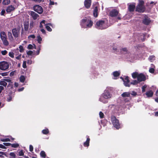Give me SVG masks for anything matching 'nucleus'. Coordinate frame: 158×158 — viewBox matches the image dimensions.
<instances>
[{"mask_svg": "<svg viewBox=\"0 0 158 158\" xmlns=\"http://www.w3.org/2000/svg\"><path fill=\"white\" fill-rule=\"evenodd\" d=\"M19 146V144L17 143H15L13 144L11 143V146L13 148H17Z\"/></svg>", "mask_w": 158, "mask_h": 158, "instance_id": "nucleus-37", "label": "nucleus"}, {"mask_svg": "<svg viewBox=\"0 0 158 158\" xmlns=\"http://www.w3.org/2000/svg\"><path fill=\"white\" fill-rule=\"evenodd\" d=\"M25 80V78L24 76H21L20 77V81L21 82H23Z\"/></svg>", "mask_w": 158, "mask_h": 158, "instance_id": "nucleus-35", "label": "nucleus"}, {"mask_svg": "<svg viewBox=\"0 0 158 158\" xmlns=\"http://www.w3.org/2000/svg\"><path fill=\"white\" fill-rule=\"evenodd\" d=\"M142 22L144 24L146 25H148L150 23L151 20L147 16L145 15Z\"/></svg>", "mask_w": 158, "mask_h": 158, "instance_id": "nucleus-13", "label": "nucleus"}, {"mask_svg": "<svg viewBox=\"0 0 158 158\" xmlns=\"http://www.w3.org/2000/svg\"><path fill=\"white\" fill-rule=\"evenodd\" d=\"M130 94L131 95L134 96H136L137 94V93L135 91H132Z\"/></svg>", "mask_w": 158, "mask_h": 158, "instance_id": "nucleus-52", "label": "nucleus"}, {"mask_svg": "<svg viewBox=\"0 0 158 158\" xmlns=\"http://www.w3.org/2000/svg\"><path fill=\"white\" fill-rule=\"evenodd\" d=\"M5 81H6V83H7V82L9 83H12L11 82V80L9 79H5Z\"/></svg>", "mask_w": 158, "mask_h": 158, "instance_id": "nucleus-53", "label": "nucleus"}, {"mask_svg": "<svg viewBox=\"0 0 158 158\" xmlns=\"http://www.w3.org/2000/svg\"><path fill=\"white\" fill-rule=\"evenodd\" d=\"M27 54L28 55H31L33 53V52L31 51H29L27 52Z\"/></svg>", "mask_w": 158, "mask_h": 158, "instance_id": "nucleus-51", "label": "nucleus"}, {"mask_svg": "<svg viewBox=\"0 0 158 158\" xmlns=\"http://www.w3.org/2000/svg\"><path fill=\"white\" fill-rule=\"evenodd\" d=\"M112 89H113V88L112 87H107L104 92L100 96L99 101L104 103H107L108 100L112 97V94L110 91Z\"/></svg>", "mask_w": 158, "mask_h": 158, "instance_id": "nucleus-1", "label": "nucleus"}, {"mask_svg": "<svg viewBox=\"0 0 158 158\" xmlns=\"http://www.w3.org/2000/svg\"><path fill=\"white\" fill-rule=\"evenodd\" d=\"M91 5V0H85L84 2V5L87 8L90 7Z\"/></svg>", "mask_w": 158, "mask_h": 158, "instance_id": "nucleus-14", "label": "nucleus"}, {"mask_svg": "<svg viewBox=\"0 0 158 158\" xmlns=\"http://www.w3.org/2000/svg\"><path fill=\"white\" fill-rule=\"evenodd\" d=\"M7 83H6L5 80L4 79L3 80L1 81H0V85H3L4 86H6Z\"/></svg>", "mask_w": 158, "mask_h": 158, "instance_id": "nucleus-31", "label": "nucleus"}, {"mask_svg": "<svg viewBox=\"0 0 158 158\" xmlns=\"http://www.w3.org/2000/svg\"><path fill=\"white\" fill-rule=\"evenodd\" d=\"M1 140L2 142H9L10 141V139L9 138H5L2 139Z\"/></svg>", "mask_w": 158, "mask_h": 158, "instance_id": "nucleus-40", "label": "nucleus"}, {"mask_svg": "<svg viewBox=\"0 0 158 158\" xmlns=\"http://www.w3.org/2000/svg\"><path fill=\"white\" fill-rule=\"evenodd\" d=\"M87 140L84 143V145L85 147H88L89 145V143L90 139L88 136H86Z\"/></svg>", "mask_w": 158, "mask_h": 158, "instance_id": "nucleus-19", "label": "nucleus"}, {"mask_svg": "<svg viewBox=\"0 0 158 158\" xmlns=\"http://www.w3.org/2000/svg\"><path fill=\"white\" fill-rule=\"evenodd\" d=\"M155 59V57L153 55L151 56L148 58V60L151 62H153Z\"/></svg>", "mask_w": 158, "mask_h": 158, "instance_id": "nucleus-28", "label": "nucleus"}, {"mask_svg": "<svg viewBox=\"0 0 158 158\" xmlns=\"http://www.w3.org/2000/svg\"><path fill=\"white\" fill-rule=\"evenodd\" d=\"M29 14L31 16L34 20H35L39 16L38 14L33 11H31Z\"/></svg>", "mask_w": 158, "mask_h": 158, "instance_id": "nucleus-16", "label": "nucleus"}, {"mask_svg": "<svg viewBox=\"0 0 158 158\" xmlns=\"http://www.w3.org/2000/svg\"><path fill=\"white\" fill-rule=\"evenodd\" d=\"M34 23L33 22H31L30 24V28L32 29L33 27Z\"/></svg>", "mask_w": 158, "mask_h": 158, "instance_id": "nucleus-45", "label": "nucleus"}, {"mask_svg": "<svg viewBox=\"0 0 158 158\" xmlns=\"http://www.w3.org/2000/svg\"><path fill=\"white\" fill-rule=\"evenodd\" d=\"M0 36L1 40L7 37L6 33L3 31L0 32Z\"/></svg>", "mask_w": 158, "mask_h": 158, "instance_id": "nucleus-22", "label": "nucleus"}, {"mask_svg": "<svg viewBox=\"0 0 158 158\" xmlns=\"http://www.w3.org/2000/svg\"><path fill=\"white\" fill-rule=\"evenodd\" d=\"M137 36L138 37L139 40H140L142 41L144 40V38L145 37V35L143 34H138L137 35Z\"/></svg>", "mask_w": 158, "mask_h": 158, "instance_id": "nucleus-23", "label": "nucleus"}, {"mask_svg": "<svg viewBox=\"0 0 158 158\" xmlns=\"http://www.w3.org/2000/svg\"><path fill=\"white\" fill-rule=\"evenodd\" d=\"M153 94V92L152 90H149L146 93V95L148 97H152Z\"/></svg>", "mask_w": 158, "mask_h": 158, "instance_id": "nucleus-24", "label": "nucleus"}, {"mask_svg": "<svg viewBox=\"0 0 158 158\" xmlns=\"http://www.w3.org/2000/svg\"><path fill=\"white\" fill-rule=\"evenodd\" d=\"M34 10L39 14H41L43 12V10L42 7L39 5H35L33 7Z\"/></svg>", "mask_w": 158, "mask_h": 158, "instance_id": "nucleus-10", "label": "nucleus"}, {"mask_svg": "<svg viewBox=\"0 0 158 158\" xmlns=\"http://www.w3.org/2000/svg\"><path fill=\"white\" fill-rule=\"evenodd\" d=\"M147 86L146 85H144L142 87V91L143 92H144L145 91V89L147 88Z\"/></svg>", "mask_w": 158, "mask_h": 158, "instance_id": "nucleus-46", "label": "nucleus"}, {"mask_svg": "<svg viewBox=\"0 0 158 158\" xmlns=\"http://www.w3.org/2000/svg\"><path fill=\"white\" fill-rule=\"evenodd\" d=\"M120 78L123 81L124 85L126 87H130L131 84L136 85L140 83L138 79L137 80H134L130 83L128 77L127 76L124 77H121Z\"/></svg>", "mask_w": 158, "mask_h": 158, "instance_id": "nucleus-4", "label": "nucleus"}, {"mask_svg": "<svg viewBox=\"0 0 158 158\" xmlns=\"http://www.w3.org/2000/svg\"><path fill=\"white\" fill-rule=\"evenodd\" d=\"M4 88L3 86H0V93H1L2 91L3 90Z\"/></svg>", "mask_w": 158, "mask_h": 158, "instance_id": "nucleus-62", "label": "nucleus"}, {"mask_svg": "<svg viewBox=\"0 0 158 158\" xmlns=\"http://www.w3.org/2000/svg\"><path fill=\"white\" fill-rule=\"evenodd\" d=\"M35 38V36L34 35H30L28 36V38L31 40V39H34Z\"/></svg>", "mask_w": 158, "mask_h": 158, "instance_id": "nucleus-42", "label": "nucleus"}, {"mask_svg": "<svg viewBox=\"0 0 158 158\" xmlns=\"http://www.w3.org/2000/svg\"><path fill=\"white\" fill-rule=\"evenodd\" d=\"M24 28L25 31H27L29 27V23L27 22H25L24 23Z\"/></svg>", "mask_w": 158, "mask_h": 158, "instance_id": "nucleus-26", "label": "nucleus"}, {"mask_svg": "<svg viewBox=\"0 0 158 158\" xmlns=\"http://www.w3.org/2000/svg\"><path fill=\"white\" fill-rule=\"evenodd\" d=\"M40 155L41 156L45 158L46 156L45 153L44 152L42 151L40 153Z\"/></svg>", "mask_w": 158, "mask_h": 158, "instance_id": "nucleus-39", "label": "nucleus"}, {"mask_svg": "<svg viewBox=\"0 0 158 158\" xmlns=\"http://www.w3.org/2000/svg\"><path fill=\"white\" fill-rule=\"evenodd\" d=\"M144 2L142 0H139V3L136 8V11L139 12H143L145 10L143 5Z\"/></svg>", "mask_w": 158, "mask_h": 158, "instance_id": "nucleus-6", "label": "nucleus"}, {"mask_svg": "<svg viewBox=\"0 0 158 158\" xmlns=\"http://www.w3.org/2000/svg\"><path fill=\"white\" fill-rule=\"evenodd\" d=\"M14 53L13 52H10L9 53V56L12 58L14 57Z\"/></svg>", "mask_w": 158, "mask_h": 158, "instance_id": "nucleus-44", "label": "nucleus"}, {"mask_svg": "<svg viewBox=\"0 0 158 158\" xmlns=\"http://www.w3.org/2000/svg\"><path fill=\"white\" fill-rule=\"evenodd\" d=\"M112 78L114 80L118 79V71H115L113 72L112 74Z\"/></svg>", "mask_w": 158, "mask_h": 158, "instance_id": "nucleus-15", "label": "nucleus"}, {"mask_svg": "<svg viewBox=\"0 0 158 158\" xmlns=\"http://www.w3.org/2000/svg\"><path fill=\"white\" fill-rule=\"evenodd\" d=\"M118 14V10L115 9L111 10L109 13L110 15L112 17H115L117 16Z\"/></svg>", "mask_w": 158, "mask_h": 158, "instance_id": "nucleus-12", "label": "nucleus"}, {"mask_svg": "<svg viewBox=\"0 0 158 158\" xmlns=\"http://www.w3.org/2000/svg\"><path fill=\"white\" fill-rule=\"evenodd\" d=\"M10 0H4L2 2V3L4 5H8L10 4Z\"/></svg>", "mask_w": 158, "mask_h": 158, "instance_id": "nucleus-34", "label": "nucleus"}, {"mask_svg": "<svg viewBox=\"0 0 158 158\" xmlns=\"http://www.w3.org/2000/svg\"><path fill=\"white\" fill-rule=\"evenodd\" d=\"M20 29L19 28H14L12 30V32L15 38L18 37L20 35Z\"/></svg>", "mask_w": 158, "mask_h": 158, "instance_id": "nucleus-9", "label": "nucleus"}, {"mask_svg": "<svg viewBox=\"0 0 158 158\" xmlns=\"http://www.w3.org/2000/svg\"><path fill=\"white\" fill-rule=\"evenodd\" d=\"M151 66L152 68H150L149 69V72L152 73H153L154 72L155 70L154 69V68L155 67V66L154 65L152 64H151Z\"/></svg>", "mask_w": 158, "mask_h": 158, "instance_id": "nucleus-30", "label": "nucleus"}, {"mask_svg": "<svg viewBox=\"0 0 158 158\" xmlns=\"http://www.w3.org/2000/svg\"><path fill=\"white\" fill-rule=\"evenodd\" d=\"M27 48L29 49H32L33 48L36 49V46L35 44H34L33 46L31 44H30L28 45L27 47Z\"/></svg>", "mask_w": 158, "mask_h": 158, "instance_id": "nucleus-32", "label": "nucleus"}, {"mask_svg": "<svg viewBox=\"0 0 158 158\" xmlns=\"http://www.w3.org/2000/svg\"><path fill=\"white\" fill-rule=\"evenodd\" d=\"M1 52L2 55H5L7 54V51L6 50H5L4 51H2Z\"/></svg>", "mask_w": 158, "mask_h": 158, "instance_id": "nucleus-49", "label": "nucleus"}, {"mask_svg": "<svg viewBox=\"0 0 158 158\" xmlns=\"http://www.w3.org/2000/svg\"><path fill=\"white\" fill-rule=\"evenodd\" d=\"M29 150L31 152H32L33 150V147L31 145H30L29 146Z\"/></svg>", "mask_w": 158, "mask_h": 158, "instance_id": "nucleus-54", "label": "nucleus"}, {"mask_svg": "<svg viewBox=\"0 0 158 158\" xmlns=\"http://www.w3.org/2000/svg\"><path fill=\"white\" fill-rule=\"evenodd\" d=\"M50 26H52V25L50 23H48L46 25L45 27L48 31H52V29L49 27Z\"/></svg>", "mask_w": 158, "mask_h": 158, "instance_id": "nucleus-25", "label": "nucleus"}, {"mask_svg": "<svg viewBox=\"0 0 158 158\" xmlns=\"http://www.w3.org/2000/svg\"><path fill=\"white\" fill-rule=\"evenodd\" d=\"M37 40L38 42V43L39 44H40L41 43V41L42 40V38L40 35L37 36Z\"/></svg>", "mask_w": 158, "mask_h": 158, "instance_id": "nucleus-36", "label": "nucleus"}, {"mask_svg": "<svg viewBox=\"0 0 158 158\" xmlns=\"http://www.w3.org/2000/svg\"><path fill=\"white\" fill-rule=\"evenodd\" d=\"M0 74L2 75L3 76H6L7 75V73H0Z\"/></svg>", "mask_w": 158, "mask_h": 158, "instance_id": "nucleus-57", "label": "nucleus"}, {"mask_svg": "<svg viewBox=\"0 0 158 158\" xmlns=\"http://www.w3.org/2000/svg\"><path fill=\"white\" fill-rule=\"evenodd\" d=\"M23 67L24 68H27L26 62V61H24L23 64Z\"/></svg>", "mask_w": 158, "mask_h": 158, "instance_id": "nucleus-48", "label": "nucleus"}, {"mask_svg": "<svg viewBox=\"0 0 158 158\" xmlns=\"http://www.w3.org/2000/svg\"><path fill=\"white\" fill-rule=\"evenodd\" d=\"M27 63L29 64H32V62L31 60H28L27 61Z\"/></svg>", "mask_w": 158, "mask_h": 158, "instance_id": "nucleus-58", "label": "nucleus"}, {"mask_svg": "<svg viewBox=\"0 0 158 158\" xmlns=\"http://www.w3.org/2000/svg\"><path fill=\"white\" fill-rule=\"evenodd\" d=\"M99 115L100 118H104V114L101 111H100L99 113Z\"/></svg>", "mask_w": 158, "mask_h": 158, "instance_id": "nucleus-41", "label": "nucleus"}, {"mask_svg": "<svg viewBox=\"0 0 158 158\" xmlns=\"http://www.w3.org/2000/svg\"><path fill=\"white\" fill-rule=\"evenodd\" d=\"M109 27L107 20H100L97 21L95 24V27L98 29H104Z\"/></svg>", "mask_w": 158, "mask_h": 158, "instance_id": "nucleus-3", "label": "nucleus"}, {"mask_svg": "<svg viewBox=\"0 0 158 158\" xmlns=\"http://www.w3.org/2000/svg\"><path fill=\"white\" fill-rule=\"evenodd\" d=\"M128 11L131 13H132L135 8V4L134 3H129L127 4Z\"/></svg>", "mask_w": 158, "mask_h": 158, "instance_id": "nucleus-11", "label": "nucleus"}, {"mask_svg": "<svg viewBox=\"0 0 158 158\" xmlns=\"http://www.w3.org/2000/svg\"><path fill=\"white\" fill-rule=\"evenodd\" d=\"M12 97L10 96H9L7 98V101L10 102L12 101Z\"/></svg>", "mask_w": 158, "mask_h": 158, "instance_id": "nucleus-47", "label": "nucleus"}, {"mask_svg": "<svg viewBox=\"0 0 158 158\" xmlns=\"http://www.w3.org/2000/svg\"><path fill=\"white\" fill-rule=\"evenodd\" d=\"M126 51H127V49L126 48H123V49L120 50L121 52H122V51H123V52H124L123 53L124 54L126 52Z\"/></svg>", "mask_w": 158, "mask_h": 158, "instance_id": "nucleus-55", "label": "nucleus"}, {"mask_svg": "<svg viewBox=\"0 0 158 158\" xmlns=\"http://www.w3.org/2000/svg\"><path fill=\"white\" fill-rule=\"evenodd\" d=\"M3 44L6 46L8 45L9 43L7 40V37L1 40Z\"/></svg>", "mask_w": 158, "mask_h": 158, "instance_id": "nucleus-21", "label": "nucleus"}, {"mask_svg": "<svg viewBox=\"0 0 158 158\" xmlns=\"http://www.w3.org/2000/svg\"><path fill=\"white\" fill-rule=\"evenodd\" d=\"M5 13V10H2L1 13V15H4Z\"/></svg>", "mask_w": 158, "mask_h": 158, "instance_id": "nucleus-59", "label": "nucleus"}, {"mask_svg": "<svg viewBox=\"0 0 158 158\" xmlns=\"http://www.w3.org/2000/svg\"><path fill=\"white\" fill-rule=\"evenodd\" d=\"M0 148L2 149H6V147L3 144H0Z\"/></svg>", "mask_w": 158, "mask_h": 158, "instance_id": "nucleus-56", "label": "nucleus"}, {"mask_svg": "<svg viewBox=\"0 0 158 158\" xmlns=\"http://www.w3.org/2000/svg\"><path fill=\"white\" fill-rule=\"evenodd\" d=\"M11 158H15V155L14 152H10V154Z\"/></svg>", "mask_w": 158, "mask_h": 158, "instance_id": "nucleus-43", "label": "nucleus"}, {"mask_svg": "<svg viewBox=\"0 0 158 158\" xmlns=\"http://www.w3.org/2000/svg\"><path fill=\"white\" fill-rule=\"evenodd\" d=\"M10 66V63L6 61H3L0 62V69L2 70H6Z\"/></svg>", "mask_w": 158, "mask_h": 158, "instance_id": "nucleus-7", "label": "nucleus"}, {"mask_svg": "<svg viewBox=\"0 0 158 158\" xmlns=\"http://www.w3.org/2000/svg\"><path fill=\"white\" fill-rule=\"evenodd\" d=\"M19 156H23L24 155V153L23 152V151L22 150H20L19 153Z\"/></svg>", "mask_w": 158, "mask_h": 158, "instance_id": "nucleus-50", "label": "nucleus"}, {"mask_svg": "<svg viewBox=\"0 0 158 158\" xmlns=\"http://www.w3.org/2000/svg\"><path fill=\"white\" fill-rule=\"evenodd\" d=\"M45 20H42V21H41L40 23V24H44V25L45 26H46V24H45Z\"/></svg>", "mask_w": 158, "mask_h": 158, "instance_id": "nucleus-60", "label": "nucleus"}, {"mask_svg": "<svg viewBox=\"0 0 158 158\" xmlns=\"http://www.w3.org/2000/svg\"><path fill=\"white\" fill-rule=\"evenodd\" d=\"M50 1V2L49 3V5H53L54 4V2H52V1H51V0H49Z\"/></svg>", "mask_w": 158, "mask_h": 158, "instance_id": "nucleus-63", "label": "nucleus"}, {"mask_svg": "<svg viewBox=\"0 0 158 158\" xmlns=\"http://www.w3.org/2000/svg\"><path fill=\"white\" fill-rule=\"evenodd\" d=\"M111 121L114 127L116 129H118V120L114 116H112L111 117Z\"/></svg>", "mask_w": 158, "mask_h": 158, "instance_id": "nucleus-8", "label": "nucleus"}, {"mask_svg": "<svg viewBox=\"0 0 158 158\" xmlns=\"http://www.w3.org/2000/svg\"><path fill=\"white\" fill-rule=\"evenodd\" d=\"M15 9V7L12 5L8 6L6 9V11L7 12H10Z\"/></svg>", "mask_w": 158, "mask_h": 158, "instance_id": "nucleus-17", "label": "nucleus"}, {"mask_svg": "<svg viewBox=\"0 0 158 158\" xmlns=\"http://www.w3.org/2000/svg\"><path fill=\"white\" fill-rule=\"evenodd\" d=\"M93 24V22L89 18L85 17L81 21L80 25L82 28H90Z\"/></svg>", "mask_w": 158, "mask_h": 158, "instance_id": "nucleus-2", "label": "nucleus"}, {"mask_svg": "<svg viewBox=\"0 0 158 158\" xmlns=\"http://www.w3.org/2000/svg\"><path fill=\"white\" fill-rule=\"evenodd\" d=\"M5 153L2 152H0V157L2 156V155H5Z\"/></svg>", "mask_w": 158, "mask_h": 158, "instance_id": "nucleus-64", "label": "nucleus"}, {"mask_svg": "<svg viewBox=\"0 0 158 158\" xmlns=\"http://www.w3.org/2000/svg\"><path fill=\"white\" fill-rule=\"evenodd\" d=\"M128 56H129V57H127V58L129 59L130 61H132L133 60V59H134L133 57L134 55L129 53L128 54Z\"/></svg>", "mask_w": 158, "mask_h": 158, "instance_id": "nucleus-27", "label": "nucleus"}, {"mask_svg": "<svg viewBox=\"0 0 158 158\" xmlns=\"http://www.w3.org/2000/svg\"><path fill=\"white\" fill-rule=\"evenodd\" d=\"M98 8L97 6H95L93 11V15L95 17H97L98 16Z\"/></svg>", "mask_w": 158, "mask_h": 158, "instance_id": "nucleus-18", "label": "nucleus"}, {"mask_svg": "<svg viewBox=\"0 0 158 158\" xmlns=\"http://www.w3.org/2000/svg\"><path fill=\"white\" fill-rule=\"evenodd\" d=\"M21 54H20L19 56H17L16 57V59L18 60L20 59L21 58Z\"/></svg>", "mask_w": 158, "mask_h": 158, "instance_id": "nucleus-61", "label": "nucleus"}, {"mask_svg": "<svg viewBox=\"0 0 158 158\" xmlns=\"http://www.w3.org/2000/svg\"><path fill=\"white\" fill-rule=\"evenodd\" d=\"M8 39L11 42H13L14 40V37H13L12 33L10 32H8Z\"/></svg>", "mask_w": 158, "mask_h": 158, "instance_id": "nucleus-20", "label": "nucleus"}, {"mask_svg": "<svg viewBox=\"0 0 158 158\" xmlns=\"http://www.w3.org/2000/svg\"><path fill=\"white\" fill-rule=\"evenodd\" d=\"M42 132L44 134L47 135L49 131L48 128H46L45 129L43 130Z\"/></svg>", "mask_w": 158, "mask_h": 158, "instance_id": "nucleus-33", "label": "nucleus"}, {"mask_svg": "<svg viewBox=\"0 0 158 158\" xmlns=\"http://www.w3.org/2000/svg\"><path fill=\"white\" fill-rule=\"evenodd\" d=\"M132 76L133 78H137V79L140 82L144 81L146 79L145 75L142 73H139L138 72H135L132 73Z\"/></svg>", "mask_w": 158, "mask_h": 158, "instance_id": "nucleus-5", "label": "nucleus"}, {"mask_svg": "<svg viewBox=\"0 0 158 158\" xmlns=\"http://www.w3.org/2000/svg\"><path fill=\"white\" fill-rule=\"evenodd\" d=\"M122 97H129L130 96V93L128 92H124L122 94Z\"/></svg>", "mask_w": 158, "mask_h": 158, "instance_id": "nucleus-29", "label": "nucleus"}, {"mask_svg": "<svg viewBox=\"0 0 158 158\" xmlns=\"http://www.w3.org/2000/svg\"><path fill=\"white\" fill-rule=\"evenodd\" d=\"M19 51L20 52H24V49L22 45L19 46Z\"/></svg>", "mask_w": 158, "mask_h": 158, "instance_id": "nucleus-38", "label": "nucleus"}]
</instances>
